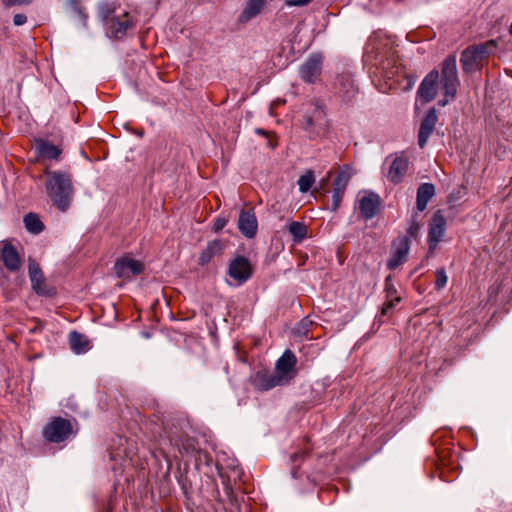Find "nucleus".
I'll use <instances>...</instances> for the list:
<instances>
[{"label": "nucleus", "instance_id": "f257e3e1", "mask_svg": "<svg viewBox=\"0 0 512 512\" xmlns=\"http://www.w3.org/2000/svg\"><path fill=\"white\" fill-rule=\"evenodd\" d=\"M44 174L45 189L49 199L60 211L65 212L70 207L74 196L72 175L61 170L51 171L48 168L45 169Z\"/></svg>", "mask_w": 512, "mask_h": 512}, {"label": "nucleus", "instance_id": "f03ea898", "mask_svg": "<svg viewBox=\"0 0 512 512\" xmlns=\"http://www.w3.org/2000/svg\"><path fill=\"white\" fill-rule=\"evenodd\" d=\"M447 71L448 58L444 59L442 62L443 77L441 78V80L438 70L434 69L431 72H429L418 87L417 99L421 101L423 104L431 102L437 95L440 83L442 85V88L444 90V96L446 98L448 96V80L446 77Z\"/></svg>", "mask_w": 512, "mask_h": 512}, {"label": "nucleus", "instance_id": "7ed1b4c3", "mask_svg": "<svg viewBox=\"0 0 512 512\" xmlns=\"http://www.w3.org/2000/svg\"><path fill=\"white\" fill-rule=\"evenodd\" d=\"M77 422L62 417H53L43 427L42 436L46 442L62 443L76 435L78 432Z\"/></svg>", "mask_w": 512, "mask_h": 512}, {"label": "nucleus", "instance_id": "20e7f679", "mask_svg": "<svg viewBox=\"0 0 512 512\" xmlns=\"http://www.w3.org/2000/svg\"><path fill=\"white\" fill-rule=\"evenodd\" d=\"M329 127V122L322 103L319 100L312 101L308 104L305 115L303 128L311 137L324 135Z\"/></svg>", "mask_w": 512, "mask_h": 512}, {"label": "nucleus", "instance_id": "39448f33", "mask_svg": "<svg viewBox=\"0 0 512 512\" xmlns=\"http://www.w3.org/2000/svg\"><path fill=\"white\" fill-rule=\"evenodd\" d=\"M253 274V266L248 258L244 256H237L232 259L228 266V275L236 284L242 285Z\"/></svg>", "mask_w": 512, "mask_h": 512}, {"label": "nucleus", "instance_id": "423d86ee", "mask_svg": "<svg viewBox=\"0 0 512 512\" xmlns=\"http://www.w3.org/2000/svg\"><path fill=\"white\" fill-rule=\"evenodd\" d=\"M323 57L319 53L311 54L299 67L301 79L309 84L315 83L322 72Z\"/></svg>", "mask_w": 512, "mask_h": 512}, {"label": "nucleus", "instance_id": "0eeeda50", "mask_svg": "<svg viewBox=\"0 0 512 512\" xmlns=\"http://www.w3.org/2000/svg\"><path fill=\"white\" fill-rule=\"evenodd\" d=\"M0 264L10 272H17L22 265L17 249L8 240L0 241Z\"/></svg>", "mask_w": 512, "mask_h": 512}, {"label": "nucleus", "instance_id": "6e6552de", "mask_svg": "<svg viewBox=\"0 0 512 512\" xmlns=\"http://www.w3.org/2000/svg\"><path fill=\"white\" fill-rule=\"evenodd\" d=\"M144 270V264L130 256H123L114 265V272L118 278L129 279L139 275Z\"/></svg>", "mask_w": 512, "mask_h": 512}, {"label": "nucleus", "instance_id": "1a4fd4ad", "mask_svg": "<svg viewBox=\"0 0 512 512\" xmlns=\"http://www.w3.org/2000/svg\"><path fill=\"white\" fill-rule=\"evenodd\" d=\"M409 252V239L406 236L398 237L394 240L391 248L390 257L387 261V267L390 270L396 269L407 260Z\"/></svg>", "mask_w": 512, "mask_h": 512}, {"label": "nucleus", "instance_id": "9d476101", "mask_svg": "<svg viewBox=\"0 0 512 512\" xmlns=\"http://www.w3.org/2000/svg\"><path fill=\"white\" fill-rule=\"evenodd\" d=\"M351 179V173L349 169H341L333 182V194L331 210L336 211L343 199L348 183Z\"/></svg>", "mask_w": 512, "mask_h": 512}, {"label": "nucleus", "instance_id": "9b49d317", "mask_svg": "<svg viewBox=\"0 0 512 512\" xmlns=\"http://www.w3.org/2000/svg\"><path fill=\"white\" fill-rule=\"evenodd\" d=\"M227 246L228 241L225 239L209 241L199 255L198 264L200 266H206L214 259L221 257Z\"/></svg>", "mask_w": 512, "mask_h": 512}, {"label": "nucleus", "instance_id": "f8f14e48", "mask_svg": "<svg viewBox=\"0 0 512 512\" xmlns=\"http://www.w3.org/2000/svg\"><path fill=\"white\" fill-rule=\"evenodd\" d=\"M135 25L132 17L129 13L125 12L121 16H116L115 18H111L107 22V28L111 34V36L115 39L123 38L127 31L133 28Z\"/></svg>", "mask_w": 512, "mask_h": 512}, {"label": "nucleus", "instance_id": "ddd939ff", "mask_svg": "<svg viewBox=\"0 0 512 512\" xmlns=\"http://www.w3.org/2000/svg\"><path fill=\"white\" fill-rule=\"evenodd\" d=\"M445 226L446 218L440 211H437L432 217L429 225L428 244L430 250L435 249L442 239L445 232Z\"/></svg>", "mask_w": 512, "mask_h": 512}, {"label": "nucleus", "instance_id": "4468645a", "mask_svg": "<svg viewBox=\"0 0 512 512\" xmlns=\"http://www.w3.org/2000/svg\"><path fill=\"white\" fill-rule=\"evenodd\" d=\"M380 197L373 192L365 193L359 199V210L364 219H371L380 209Z\"/></svg>", "mask_w": 512, "mask_h": 512}, {"label": "nucleus", "instance_id": "2eb2a0df", "mask_svg": "<svg viewBox=\"0 0 512 512\" xmlns=\"http://www.w3.org/2000/svg\"><path fill=\"white\" fill-rule=\"evenodd\" d=\"M258 222L253 209L242 210L239 214L238 229L247 238H253L257 233Z\"/></svg>", "mask_w": 512, "mask_h": 512}, {"label": "nucleus", "instance_id": "dca6fc26", "mask_svg": "<svg viewBox=\"0 0 512 512\" xmlns=\"http://www.w3.org/2000/svg\"><path fill=\"white\" fill-rule=\"evenodd\" d=\"M296 365V357L292 351L286 350L282 356L277 360L275 371L283 376L285 380L288 382L291 378H293V371Z\"/></svg>", "mask_w": 512, "mask_h": 512}, {"label": "nucleus", "instance_id": "f3484780", "mask_svg": "<svg viewBox=\"0 0 512 512\" xmlns=\"http://www.w3.org/2000/svg\"><path fill=\"white\" fill-rule=\"evenodd\" d=\"M437 120L438 118L436 115V110L435 108H431L428 111L426 117L423 119L419 129L418 144L421 148H423L426 145L428 138L430 137L435 128Z\"/></svg>", "mask_w": 512, "mask_h": 512}, {"label": "nucleus", "instance_id": "a211bd4d", "mask_svg": "<svg viewBox=\"0 0 512 512\" xmlns=\"http://www.w3.org/2000/svg\"><path fill=\"white\" fill-rule=\"evenodd\" d=\"M35 149L40 158L48 160H58L62 153V148L59 145H54L45 139H36Z\"/></svg>", "mask_w": 512, "mask_h": 512}, {"label": "nucleus", "instance_id": "6ab92c4d", "mask_svg": "<svg viewBox=\"0 0 512 512\" xmlns=\"http://www.w3.org/2000/svg\"><path fill=\"white\" fill-rule=\"evenodd\" d=\"M288 383L285 378L279 375L276 371L273 373L258 374L256 378V385L259 390L268 391L277 386H282Z\"/></svg>", "mask_w": 512, "mask_h": 512}, {"label": "nucleus", "instance_id": "aec40b11", "mask_svg": "<svg viewBox=\"0 0 512 512\" xmlns=\"http://www.w3.org/2000/svg\"><path fill=\"white\" fill-rule=\"evenodd\" d=\"M407 170H408V160L404 157H396L392 161V163L389 167L387 178L391 182L397 184V183L401 182V180L403 179Z\"/></svg>", "mask_w": 512, "mask_h": 512}, {"label": "nucleus", "instance_id": "412c9836", "mask_svg": "<svg viewBox=\"0 0 512 512\" xmlns=\"http://www.w3.org/2000/svg\"><path fill=\"white\" fill-rule=\"evenodd\" d=\"M265 0H248L245 8L238 17L240 23H246L256 17L264 8Z\"/></svg>", "mask_w": 512, "mask_h": 512}, {"label": "nucleus", "instance_id": "4be33fe9", "mask_svg": "<svg viewBox=\"0 0 512 512\" xmlns=\"http://www.w3.org/2000/svg\"><path fill=\"white\" fill-rule=\"evenodd\" d=\"M435 194L433 184L423 183L417 189L416 207L419 211H424L427 207L428 201Z\"/></svg>", "mask_w": 512, "mask_h": 512}, {"label": "nucleus", "instance_id": "5701e85b", "mask_svg": "<svg viewBox=\"0 0 512 512\" xmlns=\"http://www.w3.org/2000/svg\"><path fill=\"white\" fill-rule=\"evenodd\" d=\"M460 62L465 71L471 72L479 67L482 60L480 59V56L476 54L473 48L469 47L462 52Z\"/></svg>", "mask_w": 512, "mask_h": 512}, {"label": "nucleus", "instance_id": "b1692460", "mask_svg": "<svg viewBox=\"0 0 512 512\" xmlns=\"http://www.w3.org/2000/svg\"><path fill=\"white\" fill-rule=\"evenodd\" d=\"M69 345L72 351H74L77 354L84 353L89 350L90 343L86 336L83 334L72 331L69 334Z\"/></svg>", "mask_w": 512, "mask_h": 512}, {"label": "nucleus", "instance_id": "393cba45", "mask_svg": "<svg viewBox=\"0 0 512 512\" xmlns=\"http://www.w3.org/2000/svg\"><path fill=\"white\" fill-rule=\"evenodd\" d=\"M28 272L32 288H40L44 282V276L39 264L31 258L29 259Z\"/></svg>", "mask_w": 512, "mask_h": 512}, {"label": "nucleus", "instance_id": "a878e982", "mask_svg": "<svg viewBox=\"0 0 512 512\" xmlns=\"http://www.w3.org/2000/svg\"><path fill=\"white\" fill-rule=\"evenodd\" d=\"M24 225L25 228L33 234H39L44 229V225L41 222L40 218L37 214L34 213H28L27 215H25Z\"/></svg>", "mask_w": 512, "mask_h": 512}, {"label": "nucleus", "instance_id": "bb28decb", "mask_svg": "<svg viewBox=\"0 0 512 512\" xmlns=\"http://www.w3.org/2000/svg\"><path fill=\"white\" fill-rule=\"evenodd\" d=\"M288 231L292 235L293 240L297 243L305 239L307 235V227L304 223L298 221H292L288 225Z\"/></svg>", "mask_w": 512, "mask_h": 512}, {"label": "nucleus", "instance_id": "cd10ccee", "mask_svg": "<svg viewBox=\"0 0 512 512\" xmlns=\"http://www.w3.org/2000/svg\"><path fill=\"white\" fill-rule=\"evenodd\" d=\"M444 433V431H437L431 437L432 444L435 446V452L441 461L445 458L447 451L446 442L442 439Z\"/></svg>", "mask_w": 512, "mask_h": 512}, {"label": "nucleus", "instance_id": "c85d7f7f", "mask_svg": "<svg viewBox=\"0 0 512 512\" xmlns=\"http://www.w3.org/2000/svg\"><path fill=\"white\" fill-rule=\"evenodd\" d=\"M315 182L314 173L308 170L305 174L301 175L298 179L299 191L302 193L308 192Z\"/></svg>", "mask_w": 512, "mask_h": 512}, {"label": "nucleus", "instance_id": "c756f323", "mask_svg": "<svg viewBox=\"0 0 512 512\" xmlns=\"http://www.w3.org/2000/svg\"><path fill=\"white\" fill-rule=\"evenodd\" d=\"M397 290H388L387 301L382 307L381 315L387 316L390 310L401 301V297L396 295Z\"/></svg>", "mask_w": 512, "mask_h": 512}, {"label": "nucleus", "instance_id": "7c9ffc66", "mask_svg": "<svg viewBox=\"0 0 512 512\" xmlns=\"http://www.w3.org/2000/svg\"><path fill=\"white\" fill-rule=\"evenodd\" d=\"M496 47V42L494 40L487 41L486 43L479 44L473 46V50L476 52L480 59L483 61L486 56L492 53L493 49Z\"/></svg>", "mask_w": 512, "mask_h": 512}, {"label": "nucleus", "instance_id": "2f4dec72", "mask_svg": "<svg viewBox=\"0 0 512 512\" xmlns=\"http://www.w3.org/2000/svg\"><path fill=\"white\" fill-rule=\"evenodd\" d=\"M98 13H99V17L102 19V21L105 22V25H107V22L111 19V18H115L116 16L114 15L115 13V7L113 4L111 3H103L99 6V10H98Z\"/></svg>", "mask_w": 512, "mask_h": 512}, {"label": "nucleus", "instance_id": "473e14b6", "mask_svg": "<svg viewBox=\"0 0 512 512\" xmlns=\"http://www.w3.org/2000/svg\"><path fill=\"white\" fill-rule=\"evenodd\" d=\"M395 62L394 58H387L386 60H381L379 68L382 70L381 74L383 77L391 78L395 75L397 71H394V67L392 64Z\"/></svg>", "mask_w": 512, "mask_h": 512}, {"label": "nucleus", "instance_id": "72a5a7b5", "mask_svg": "<svg viewBox=\"0 0 512 512\" xmlns=\"http://www.w3.org/2000/svg\"><path fill=\"white\" fill-rule=\"evenodd\" d=\"M34 0H2L5 7L30 5Z\"/></svg>", "mask_w": 512, "mask_h": 512}, {"label": "nucleus", "instance_id": "f704fd0d", "mask_svg": "<svg viewBox=\"0 0 512 512\" xmlns=\"http://www.w3.org/2000/svg\"><path fill=\"white\" fill-rule=\"evenodd\" d=\"M228 223V219L225 217H218L214 220L213 230L214 232L221 231Z\"/></svg>", "mask_w": 512, "mask_h": 512}, {"label": "nucleus", "instance_id": "c9c22d12", "mask_svg": "<svg viewBox=\"0 0 512 512\" xmlns=\"http://www.w3.org/2000/svg\"><path fill=\"white\" fill-rule=\"evenodd\" d=\"M27 22V16L23 13L15 14L13 17V24L15 26L24 25Z\"/></svg>", "mask_w": 512, "mask_h": 512}, {"label": "nucleus", "instance_id": "e433bc0d", "mask_svg": "<svg viewBox=\"0 0 512 512\" xmlns=\"http://www.w3.org/2000/svg\"><path fill=\"white\" fill-rule=\"evenodd\" d=\"M458 82L457 77L452 75V68L450 67V97L456 93V84H458Z\"/></svg>", "mask_w": 512, "mask_h": 512}, {"label": "nucleus", "instance_id": "4c0bfd02", "mask_svg": "<svg viewBox=\"0 0 512 512\" xmlns=\"http://www.w3.org/2000/svg\"><path fill=\"white\" fill-rule=\"evenodd\" d=\"M312 0H285V4L287 6H305L309 4Z\"/></svg>", "mask_w": 512, "mask_h": 512}, {"label": "nucleus", "instance_id": "58836bf2", "mask_svg": "<svg viewBox=\"0 0 512 512\" xmlns=\"http://www.w3.org/2000/svg\"><path fill=\"white\" fill-rule=\"evenodd\" d=\"M36 294L40 297L52 298L55 296V290H35Z\"/></svg>", "mask_w": 512, "mask_h": 512}, {"label": "nucleus", "instance_id": "ea45409f", "mask_svg": "<svg viewBox=\"0 0 512 512\" xmlns=\"http://www.w3.org/2000/svg\"><path fill=\"white\" fill-rule=\"evenodd\" d=\"M445 282H446V276H445V273L444 271L442 272H439L438 275H437V287L438 288H441L445 285Z\"/></svg>", "mask_w": 512, "mask_h": 512}, {"label": "nucleus", "instance_id": "a19ab883", "mask_svg": "<svg viewBox=\"0 0 512 512\" xmlns=\"http://www.w3.org/2000/svg\"><path fill=\"white\" fill-rule=\"evenodd\" d=\"M306 455H307V453H306V452L294 453V454L292 455V461H293V462H296L298 459H303V458H305V457H306Z\"/></svg>", "mask_w": 512, "mask_h": 512}, {"label": "nucleus", "instance_id": "79ce46f5", "mask_svg": "<svg viewBox=\"0 0 512 512\" xmlns=\"http://www.w3.org/2000/svg\"><path fill=\"white\" fill-rule=\"evenodd\" d=\"M182 448L183 450H185L186 452H189L190 449L194 450V447L191 445V444H183L182 445Z\"/></svg>", "mask_w": 512, "mask_h": 512}, {"label": "nucleus", "instance_id": "37998d69", "mask_svg": "<svg viewBox=\"0 0 512 512\" xmlns=\"http://www.w3.org/2000/svg\"><path fill=\"white\" fill-rule=\"evenodd\" d=\"M447 101H448L447 99L441 100V101H439V104H440L441 106H445V105H446V103H447Z\"/></svg>", "mask_w": 512, "mask_h": 512}, {"label": "nucleus", "instance_id": "c03bdc74", "mask_svg": "<svg viewBox=\"0 0 512 512\" xmlns=\"http://www.w3.org/2000/svg\"><path fill=\"white\" fill-rule=\"evenodd\" d=\"M438 470H439V477H440L441 479H443V470H442V469H440V468H438Z\"/></svg>", "mask_w": 512, "mask_h": 512}, {"label": "nucleus", "instance_id": "a18cd8bd", "mask_svg": "<svg viewBox=\"0 0 512 512\" xmlns=\"http://www.w3.org/2000/svg\"><path fill=\"white\" fill-rule=\"evenodd\" d=\"M257 133L258 134H265L264 130H262V129H257Z\"/></svg>", "mask_w": 512, "mask_h": 512}, {"label": "nucleus", "instance_id": "49530a36", "mask_svg": "<svg viewBox=\"0 0 512 512\" xmlns=\"http://www.w3.org/2000/svg\"><path fill=\"white\" fill-rule=\"evenodd\" d=\"M292 475H293V477H296V471H295V469H293V470H292Z\"/></svg>", "mask_w": 512, "mask_h": 512}, {"label": "nucleus", "instance_id": "de8ad7c7", "mask_svg": "<svg viewBox=\"0 0 512 512\" xmlns=\"http://www.w3.org/2000/svg\"><path fill=\"white\" fill-rule=\"evenodd\" d=\"M509 33L512 35V22H511V25H510V28H509Z\"/></svg>", "mask_w": 512, "mask_h": 512}]
</instances>
